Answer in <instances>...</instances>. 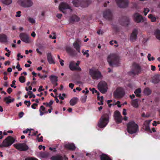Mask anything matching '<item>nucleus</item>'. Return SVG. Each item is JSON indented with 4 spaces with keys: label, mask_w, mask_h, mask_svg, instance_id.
<instances>
[{
    "label": "nucleus",
    "mask_w": 160,
    "mask_h": 160,
    "mask_svg": "<svg viewBox=\"0 0 160 160\" xmlns=\"http://www.w3.org/2000/svg\"><path fill=\"white\" fill-rule=\"evenodd\" d=\"M104 18L109 20H111L112 18V14L110 10L107 9L104 11L103 13Z\"/></svg>",
    "instance_id": "nucleus-15"
},
{
    "label": "nucleus",
    "mask_w": 160,
    "mask_h": 160,
    "mask_svg": "<svg viewBox=\"0 0 160 160\" xmlns=\"http://www.w3.org/2000/svg\"><path fill=\"white\" fill-rule=\"evenodd\" d=\"M138 32L137 30L136 29H134L132 33L131 34L130 37V40L132 42H134L137 39Z\"/></svg>",
    "instance_id": "nucleus-19"
},
{
    "label": "nucleus",
    "mask_w": 160,
    "mask_h": 160,
    "mask_svg": "<svg viewBox=\"0 0 160 160\" xmlns=\"http://www.w3.org/2000/svg\"><path fill=\"white\" fill-rule=\"evenodd\" d=\"M155 34L157 38L160 40V30L157 29L155 32Z\"/></svg>",
    "instance_id": "nucleus-41"
},
{
    "label": "nucleus",
    "mask_w": 160,
    "mask_h": 160,
    "mask_svg": "<svg viewBox=\"0 0 160 160\" xmlns=\"http://www.w3.org/2000/svg\"><path fill=\"white\" fill-rule=\"evenodd\" d=\"M113 28L116 32H118L119 31V29L117 26H114Z\"/></svg>",
    "instance_id": "nucleus-57"
},
{
    "label": "nucleus",
    "mask_w": 160,
    "mask_h": 160,
    "mask_svg": "<svg viewBox=\"0 0 160 160\" xmlns=\"http://www.w3.org/2000/svg\"><path fill=\"white\" fill-rule=\"evenodd\" d=\"M139 101L138 99H136L133 100L131 102V104L134 108H137L138 107V102Z\"/></svg>",
    "instance_id": "nucleus-31"
},
{
    "label": "nucleus",
    "mask_w": 160,
    "mask_h": 160,
    "mask_svg": "<svg viewBox=\"0 0 160 160\" xmlns=\"http://www.w3.org/2000/svg\"><path fill=\"white\" fill-rule=\"evenodd\" d=\"M39 110H41V111L44 112L46 111L45 108L43 106H41L40 107Z\"/></svg>",
    "instance_id": "nucleus-52"
},
{
    "label": "nucleus",
    "mask_w": 160,
    "mask_h": 160,
    "mask_svg": "<svg viewBox=\"0 0 160 160\" xmlns=\"http://www.w3.org/2000/svg\"><path fill=\"white\" fill-rule=\"evenodd\" d=\"M16 68L18 69V71H21L22 69V68L20 67V65L19 64V62L17 63Z\"/></svg>",
    "instance_id": "nucleus-51"
},
{
    "label": "nucleus",
    "mask_w": 160,
    "mask_h": 160,
    "mask_svg": "<svg viewBox=\"0 0 160 160\" xmlns=\"http://www.w3.org/2000/svg\"><path fill=\"white\" fill-rule=\"evenodd\" d=\"M79 20V18L75 15H73L71 16L69 19V21L71 23H72L74 22H78Z\"/></svg>",
    "instance_id": "nucleus-24"
},
{
    "label": "nucleus",
    "mask_w": 160,
    "mask_h": 160,
    "mask_svg": "<svg viewBox=\"0 0 160 160\" xmlns=\"http://www.w3.org/2000/svg\"><path fill=\"white\" fill-rule=\"evenodd\" d=\"M47 59L49 63L50 64H54L55 63L53 59L52 58V54L51 52H48L47 54Z\"/></svg>",
    "instance_id": "nucleus-23"
},
{
    "label": "nucleus",
    "mask_w": 160,
    "mask_h": 160,
    "mask_svg": "<svg viewBox=\"0 0 160 160\" xmlns=\"http://www.w3.org/2000/svg\"><path fill=\"white\" fill-rule=\"evenodd\" d=\"M125 95L124 90L121 87H118L113 93L114 97L116 98H122Z\"/></svg>",
    "instance_id": "nucleus-6"
},
{
    "label": "nucleus",
    "mask_w": 160,
    "mask_h": 160,
    "mask_svg": "<svg viewBox=\"0 0 160 160\" xmlns=\"http://www.w3.org/2000/svg\"><path fill=\"white\" fill-rule=\"evenodd\" d=\"M72 2L74 6L76 7H78L79 6L80 4L79 0H73Z\"/></svg>",
    "instance_id": "nucleus-40"
},
{
    "label": "nucleus",
    "mask_w": 160,
    "mask_h": 160,
    "mask_svg": "<svg viewBox=\"0 0 160 160\" xmlns=\"http://www.w3.org/2000/svg\"><path fill=\"white\" fill-rule=\"evenodd\" d=\"M38 139V142H41L43 141V137L42 136H41L40 138L39 137L38 138V139Z\"/></svg>",
    "instance_id": "nucleus-58"
},
{
    "label": "nucleus",
    "mask_w": 160,
    "mask_h": 160,
    "mask_svg": "<svg viewBox=\"0 0 160 160\" xmlns=\"http://www.w3.org/2000/svg\"><path fill=\"white\" fill-rule=\"evenodd\" d=\"M11 98L10 96L6 97L3 99L4 101L7 104H9L12 102H13L14 101V99H11Z\"/></svg>",
    "instance_id": "nucleus-30"
},
{
    "label": "nucleus",
    "mask_w": 160,
    "mask_h": 160,
    "mask_svg": "<svg viewBox=\"0 0 160 160\" xmlns=\"http://www.w3.org/2000/svg\"><path fill=\"white\" fill-rule=\"evenodd\" d=\"M67 52L71 56H74L75 55V51L70 47H67L66 48Z\"/></svg>",
    "instance_id": "nucleus-29"
},
{
    "label": "nucleus",
    "mask_w": 160,
    "mask_h": 160,
    "mask_svg": "<svg viewBox=\"0 0 160 160\" xmlns=\"http://www.w3.org/2000/svg\"><path fill=\"white\" fill-rule=\"evenodd\" d=\"M7 36L5 34H0V42H7Z\"/></svg>",
    "instance_id": "nucleus-32"
},
{
    "label": "nucleus",
    "mask_w": 160,
    "mask_h": 160,
    "mask_svg": "<svg viewBox=\"0 0 160 160\" xmlns=\"http://www.w3.org/2000/svg\"><path fill=\"white\" fill-rule=\"evenodd\" d=\"M50 79L52 84L56 82H57L58 81V77L52 75L50 76Z\"/></svg>",
    "instance_id": "nucleus-35"
},
{
    "label": "nucleus",
    "mask_w": 160,
    "mask_h": 160,
    "mask_svg": "<svg viewBox=\"0 0 160 160\" xmlns=\"http://www.w3.org/2000/svg\"><path fill=\"white\" fill-rule=\"evenodd\" d=\"M32 130H33V129H29L28 128H27L26 130L23 131V133H27L28 132H29L30 131H31Z\"/></svg>",
    "instance_id": "nucleus-55"
},
{
    "label": "nucleus",
    "mask_w": 160,
    "mask_h": 160,
    "mask_svg": "<svg viewBox=\"0 0 160 160\" xmlns=\"http://www.w3.org/2000/svg\"><path fill=\"white\" fill-rule=\"evenodd\" d=\"M88 52V50H87L86 51H85L84 52H83V54L84 55H86V57L88 58L89 56V54Z\"/></svg>",
    "instance_id": "nucleus-59"
},
{
    "label": "nucleus",
    "mask_w": 160,
    "mask_h": 160,
    "mask_svg": "<svg viewBox=\"0 0 160 160\" xmlns=\"http://www.w3.org/2000/svg\"><path fill=\"white\" fill-rule=\"evenodd\" d=\"M14 147L20 151H26L28 149V147L24 143H19L14 145Z\"/></svg>",
    "instance_id": "nucleus-10"
},
{
    "label": "nucleus",
    "mask_w": 160,
    "mask_h": 160,
    "mask_svg": "<svg viewBox=\"0 0 160 160\" xmlns=\"http://www.w3.org/2000/svg\"><path fill=\"white\" fill-rule=\"evenodd\" d=\"M49 155V153L47 152H41L38 153V156L42 158H47Z\"/></svg>",
    "instance_id": "nucleus-28"
},
{
    "label": "nucleus",
    "mask_w": 160,
    "mask_h": 160,
    "mask_svg": "<svg viewBox=\"0 0 160 160\" xmlns=\"http://www.w3.org/2000/svg\"><path fill=\"white\" fill-rule=\"evenodd\" d=\"M18 3L21 6L24 8L30 7L33 4L31 0H18Z\"/></svg>",
    "instance_id": "nucleus-7"
},
{
    "label": "nucleus",
    "mask_w": 160,
    "mask_h": 160,
    "mask_svg": "<svg viewBox=\"0 0 160 160\" xmlns=\"http://www.w3.org/2000/svg\"><path fill=\"white\" fill-rule=\"evenodd\" d=\"M79 40L77 39L76 40V42L73 44L74 47L76 49L78 52H80V46L79 45Z\"/></svg>",
    "instance_id": "nucleus-25"
},
{
    "label": "nucleus",
    "mask_w": 160,
    "mask_h": 160,
    "mask_svg": "<svg viewBox=\"0 0 160 160\" xmlns=\"http://www.w3.org/2000/svg\"><path fill=\"white\" fill-rule=\"evenodd\" d=\"M24 113L23 112H20L18 114V116H19V118H22L23 117V116L24 115Z\"/></svg>",
    "instance_id": "nucleus-61"
},
{
    "label": "nucleus",
    "mask_w": 160,
    "mask_h": 160,
    "mask_svg": "<svg viewBox=\"0 0 160 160\" xmlns=\"http://www.w3.org/2000/svg\"><path fill=\"white\" fill-rule=\"evenodd\" d=\"M109 115L107 113L103 114L101 117L98 123V126L101 128L106 127L109 122Z\"/></svg>",
    "instance_id": "nucleus-4"
},
{
    "label": "nucleus",
    "mask_w": 160,
    "mask_h": 160,
    "mask_svg": "<svg viewBox=\"0 0 160 160\" xmlns=\"http://www.w3.org/2000/svg\"><path fill=\"white\" fill-rule=\"evenodd\" d=\"M53 101L52 100H50L49 102L48 103L47 102H43V104L45 105L47 107H51L52 105V104L53 103Z\"/></svg>",
    "instance_id": "nucleus-42"
},
{
    "label": "nucleus",
    "mask_w": 160,
    "mask_h": 160,
    "mask_svg": "<svg viewBox=\"0 0 160 160\" xmlns=\"http://www.w3.org/2000/svg\"><path fill=\"white\" fill-rule=\"evenodd\" d=\"M152 120H150L145 121L144 122L143 126V127L144 128L145 130L146 131L149 132L151 133H152V131L150 128L149 124Z\"/></svg>",
    "instance_id": "nucleus-20"
},
{
    "label": "nucleus",
    "mask_w": 160,
    "mask_h": 160,
    "mask_svg": "<svg viewBox=\"0 0 160 160\" xmlns=\"http://www.w3.org/2000/svg\"><path fill=\"white\" fill-rule=\"evenodd\" d=\"M75 62L73 61L71 62L69 65V68L72 71H81V68L79 67L75 66Z\"/></svg>",
    "instance_id": "nucleus-18"
},
{
    "label": "nucleus",
    "mask_w": 160,
    "mask_h": 160,
    "mask_svg": "<svg viewBox=\"0 0 160 160\" xmlns=\"http://www.w3.org/2000/svg\"><path fill=\"white\" fill-rule=\"evenodd\" d=\"M141 90L140 88H138L136 89L134 91V93L137 97H140L141 96L140 93Z\"/></svg>",
    "instance_id": "nucleus-37"
},
{
    "label": "nucleus",
    "mask_w": 160,
    "mask_h": 160,
    "mask_svg": "<svg viewBox=\"0 0 160 160\" xmlns=\"http://www.w3.org/2000/svg\"><path fill=\"white\" fill-rule=\"evenodd\" d=\"M19 80L21 83H23L25 81V78L24 76H21L19 78Z\"/></svg>",
    "instance_id": "nucleus-44"
},
{
    "label": "nucleus",
    "mask_w": 160,
    "mask_h": 160,
    "mask_svg": "<svg viewBox=\"0 0 160 160\" xmlns=\"http://www.w3.org/2000/svg\"><path fill=\"white\" fill-rule=\"evenodd\" d=\"M114 117L116 123L119 124L122 122V117L120 112L118 110H116L114 112Z\"/></svg>",
    "instance_id": "nucleus-11"
},
{
    "label": "nucleus",
    "mask_w": 160,
    "mask_h": 160,
    "mask_svg": "<svg viewBox=\"0 0 160 160\" xmlns=\"http://www.w3.org/2000/svg\"><path fill=\"white\" fill-rule=\"evenodd\" d=\"M119 58L114 54H110L108 56L107 61L111 67H117L119 64Z\"/></svg>",
    "instance_id": "nucleus-2"
},
{
    "label": "nucleus",
    "mask_w": 160,
    "mask_h": 160,
    "mask_svg": "<svg viewBox=\"0 0 160 160\" xmlns=\"http://www.w3.org/2000/svg\"><path fill=\"white\" fill-rule=\"evenodd\" d=\"M151 54L148 53V60L151 61H153V60H154L155 58L153 57H151V58H150V57H151Z\"/></svg>",
    "instance_id": "nucleus-47"
},
{
    "label": "nucleus",
    "mask_w": 160,
    "mask_h": 160,
    "mask_svg": "<svg viewBox=\"0 0 160 160\" xmlns=\"http://www.w3.org/2000/svg\"><path fill=\"white\" fill-rule=\"evenodd\" d=\"M160 76L158 74L154 76L152 78V82L154 83H157L159 82L160 81Z\"/></svg>",
    "instance_id": "nucleus-26"
},
{
    "label": "nucleus",
    "mask_w": 160,
    "mask_h": 160,
    "mask_svg": "<svg viewBox=\"0 0 160 160\" xmlns=\"http://www.w3.org/2000/svg\"><path fill=\"white\" fill-rule=\"evenodd\" d=\"M28 21L31 23L32 24H34L35 22V20L33 18L30 17H29L28 19Z\"/></svg>",
    "instance_id": "nucleus-46"
},
{
    "label": "nucleus",
    "mask_w": 160,
    "mask_h": 160,
    "mask_svg": "<svg viewBox=\"0 0 160 160\" xmlns=\"http://www.w3.org/2000/svg\"><path fill=\"white\" fill-rule=\"evenodd\" d=\"M129 18L126 16H123L122 18L119 21L120 24L125 27H127L129 24Z\"/></svg>",
    "instance_id": "nucleus-14"
},
{
    "label": "nucleus",
    "mask_w": 160,
    "mask_h": 160,
    "mask_svg": "<svg viewBox=\"0 0 160 160\" xmlns=\"http://www.w3.org/2000/svg\"><path fill=\"white\" fill-rule=\"evenodd\" d=\"M142 71L141 66L138 63L133 62L131 71L128 72V75L134 77L138 75Z\"/></svg>",
    "instance_id": "nucleus-1"
},
{
    "label": "nucleus",
    "mask_w": 160,
    "mask_h": 160,
    "mask_svg": "<svg viewBox=\"0 0 160 160\" xmlns=\"http://www.w3.org/2000/svg\"><path fill=\"white\" fill-rule=\"evenodd\" d=\"M149 9L148 8H145L143 11L145 16H146L148 13L149 11Z\"/></svg>",
    "instance_id": "nucleus-48"
},
{
    "label": "nucleus",
    "mask_w": 160,
    "mask_h": 160,
    "mask_svg": "<svg viewBox=\"0 0 160 160\" xmlns=\"http://www.w3.org/2000/svg\"><path fill=\"white\" fill-rule=\"evenodd\" d=\"M12 89L11 88H9L7 90V92L9 94L11 93L12 92Z\"/></svg>",
    "instance_id": "nucleus-60"
},
{
    "label": "nucleus",
    "mask_w": 160,
    "mask_h": 160,
    "mask_svg": "<svg viewBox=\"0 0 160 160\" xmlns=\"http://www.w3.org/2000/svg\"><path fill=\"white\" fill-rule=\"evenodd\" d=\"M38 104L36 103H34L31 106V107L33 109H35L36 108L35 107L36 106H37Z\"/></svg>",
    "instance_id": "nucleus-62"
},
{
    "label": "nucleus",
    "mask_w": 160,
    "mask_h": 160,
    "mask_svg": "<svg viewBox=\"0 0 160 160\" xmlns=\"http://www.w3.org/2000/svg\"><path fill=\"white\" fill-rule=\"evenodd\" d=\"M119 7L120 8H124L128 6V0H115Z\"/></svg>",
    "instance_id": "nucleus-16"
},
{
    "label": "nucleus",
    "mask_w": 160,
    "mask_h": 160,
    "mask_svg": "<svg viewBox=\"0 0 160 160\" xmlns=\"http://www.w3.org/2000/svg\"><path fill=\"white\" fill-rule=\"evenodd\" d=\"M64 147L70 150L73 151L76 148L75 145L73 143H68L64 145Z\"/></svg>",
    "instance_id": "nucleus-21"
},
{
    "label": "nucleus",
    "mask_w": 160,
    "mask_h": 160,
    "mask_svg": "<svg viewBox=\"0 0 160 160\" xmlns=\"http://www.w3.org/2000/svg\"><path fill=\"white\" fill-rule=\"evenodd\" d=\"M43 88V86H40L39 87L38 89V91L39 92H40L42 91H44V89L43 88Z\"/></svg>",
    "instance_id": "nucleus-56"
},
{
    "label": "nucleus",
    "mask_w": 160,
    "mask_h": 160,
    "mask_svg": "<svg viewBox=\"0 0 160 160\" xmlns=\"http://www.w3.org/2000/svg\"><path fill=\"white\" fill-rule=\"evenodd\" d=\"M21 12L20 11H18L17 12V14L15 15V16L16 17H19L21 16Z\"/></svg>",
    "instance_id": "nucleus-50"
},
{
    "label": "nucleus",
    "mask_w": 160,
    "mask_h": 160,
    "mask_svg": "<svg viewBox=\"0 0 160 160\" xmlns=\"http://www.w3.org/2000/svg\"><path fill=\"white\" fill-rule=\"evenodd\" d=\"M19 37L22 41L26 43H29L30 42L29 35L25 33H21L19 34Z\"/></svg>",
    "instance_id": "nucleus-12"
},
{
    "label": "nucleus",
    "mask_w": 160,
    "mask_h": 160,
    "mask_svg": "<svg viewBox=\"0 0 160 160\" xmlns=\"http://www.w3.org/2000/svg\"><path fill=\"white\" fill-rule=\"evenodd\" d=\"M98 88L100 92L102 93H105L107 91V83L104 81L100 82L98 85Z\"/></svg>",
    "instance_id": "nucleus-8"
},
{
    "label": "nucleus",
    "mask_w": 160,
    "mask_h": 160,
    "mask_svg": "<svg viewBox=\"0 0 160 160\" xmlns=\"http://www.w3.org/2000/svg\"><path fill=\"white\" fill-rule=\"evenodd\" d=\"M87 96L86 95H84L82 96L81 98V101L82 103L85 102L86 101Z\"/></svg>",
    "instance_id": "nucleus-45"
},
{
    "label": "nucleus",
    "mask_w": 160,
    "mask_h": 160,
    "mask_svg": "<svg viewBox=\"0 0 160 160\" xmlns=\"http://www.w3.org/2000/svg\"><path fill=\"white\" fill-rule=\"evenodd\" d=\"M15 140L13 137L8 136L3 141L2 144H0V148L9 147L14 142Z\"/></svg>",
    "instance_id": "nucleus-5"
},
{
    "label": "nucleus",
    "mask_w": 160,
    "mask_h": 160,
    "mask_svg": "<svg viewBox=\"0 0 160 160\" xmlns=\"http://www.w3.org/2000/svg\"><path fill=\"white\" fill-rule=\"evenodd\" d=\"M91 3V1L90 0H82L81 5V7L85 8L88 7Z\"/></svg>",
    "instance_id": "nucleus-22"
},
{
    "label": "nucleus",
    "mask_w": 160,
    "mask_h": 160,
    "mask_svg": "<svg viewBox=\"0 0 160 160\" xmlns=\"http://www.w3.org/2000/svg\"><path fill=\"white\" fill-rule=\"evenodd\" d=\"M17 57L18 58H17V60H19V57H20L21 58H23V56L22 55H21L20 54V53H18L17 55Z\"/></svg>",
    "instance_id": "nucleus-63"
},
{
    "label": "nucleus",
    "mask_w": 160,
    "mask_h": 160,
    "mask_svg": "<svg viewBox=\"0 0 160 160\" xmlns=\"http://www.w3.org/2000/svg\"><path fill=\"white\" fill-rule=\"evenodd\" d=\"M2 3L6 5H8L11 4L12 2V0H1Z\"/></svg>",
    "instance_id": "nucleus-38"
},
{
    "label": "nucleus",
    "mask_w": 160,
    "mask_h": 160,
    "mask_svg": "<svg viewBox=\"0 0 160 160\" xmlns=\"http://www.w3.org/2000/svg\"><path fill=\"white\" fill-rule=\"evenodd\" d=\"M39 112L40 113V115L41 116L43 115L44 114H47L48 113V111H44V112H43L41 111V110H39Z\"/></svg>",
    "instance_id": "nucleus-54"
},
{
    "label": "nucleus",
    "mask_w": 160,
    "mask_h": 160,
    "mask_svg": "<svg viewBox=\"0 0 160 160\" xmlns=\"http://www.w3.org/2000/svg\"><path fill=\"white\" fill-rule=\"evenodd\" d=\"M78 99L76 97H74L71 99L69 102L70 105L71 106L75 105L78 102Z\"/></svg>",
    "instance_id": "nucleus-33"
},
{
    "label": "nucleus",
    "mask_w": 160,
    "mask_h": 160,
    "mask_svg": "<svg viewBox=\"0 0 160 160\" xmlns=\"http://www.w3.org/2000/svg\"><path fill=\"white\" fill-rule=\"evenodd\" d=\"M25 160H38L37 158H27L25 159Z\"/></svg>",
    "instance_id": "nucleus-53"
},
{
    "label": "nucleus",
    "mask_w": 160,
    "mask_h": 160,
    "mask_svg": "<svg viewBox=\"0 0 160 160\" xmlns=\"http://www.w3.org/2000/svg\"><path fill=\"white\" fill-rule=\"evenodd\" d=\"M59 8L60 10L63 13H65L64 10L66 9H69L70 12L72 11V9L71 7L67 3L62 2L59 6Z\"/></svg>",
    "instance_id": "nucleus-9"
},
{
    "label": "nucleus",
    "mask_w": 160,
    "mask_h": 160,
    "mask_svg": "<svg viewBox=\"0 0 160 160\" xmlns=\"http://www.w3.org/2000/svg\"><path fill=\"white\" fill-rule=\"evenodd\" d=\"M90 74L94 79H98L102 77L101 73L98 71L90 70Z\"/></svg>",
    "instance_id": "nucleus-13"
},
{
    "label": "nucleus",
    "mask_w": 160,
    "mask_h": 160,
    "mask_svg": "<svg viewBox=\"0 0 160 160\" xmlns=\"http://www.w3.org/2000/svg\"><path fill=\"white\" fill-rule=\"evenodd\" d=\"M74 84L72 83H70L69 84V87L71 89H72L74 86Z\"/></svg>",
    "instance_id": "nucleus-64"
},
{
    "label": "nucleus",
    "mask_w": 160,
    "mask_h": 160,
    "mask_svg": "<svg viewBox=\"0 0 160 160\" xmlns=\"http://www.w3.org/2000/svg\"><path fill=\"white\" fill-rule=\"evenodd\" d=\"M89 90L92 92V93H94V92L97 93V99L98 100H100V97L99 96L100 95V93L99 92H98V91L95 89L94 88H89Z\"/></svg>",
    "instance_id": "nucleus-36"
},
{
    "label": "nucleus",
    "mask_w": 160,
    "mask_h": 160,
    "mask_svg": "<svg viewBox=\"0 0 160 160\" xmlns=\"http://www.w3.org/2000/svg\"><path fill=\"white\" fill-rule=\"evenodd\" d=\"M101 160H112L107 155L102 154L100 156Z\"/></svg>",
    "instance_id": "nucleus-34"
},
{
    "label": "nucleus",
    "mask_w": 160,
    "mask_h": 160,
    "mask_svg": "<svg viewBox=\"0 0 160 160\" xmlns=\"http://www.w3.org/2000/svg\"><path fill=\"white\" fill-rule=\"evenodd\" d=\"M148 18L151 19V21L152 22H155L156 21V18L152 14L149 15Z\"/></svg>",
    "instance_id": "nucleus-43"
},
{
    "label": "nucleus",
    "mask_w": 160,
    "mask_h": 160,
    "mask_svg": "<svg viewBox=\"0 0 160 160\" xmlns=\"http://www.w3.org/2000/svg\"><path fill=\"white\" fill-rule=\"evenodd\" d=\"M24 103L26 105H27L28 107H30L31 104L30 102L29 101H28L26 100L24 102Z\"/></svg>",
    "instance_id": "nucleus-49"
},
{
    "label": "nucleus",
    "mask_w": 160,
    "mask_h": 160,
    "mask_svg": "<svg viewBox=\"0 0 160 160\" xmlns=\"http://www.w3.org/2000/svg\"><path fill=\"white\" fill-rule=\"evenodd\" d=\"M143 92L145 94L148 95L151 94V91L149 88H146L144 89Z\"/></svg>",
    "instance_id": "nucleus-39"
},
{
    "label": "nucleus",
    "mask_w": 160,
    "mask_h": 160,
    "mask_svg": "<svg viewBox=\"0 0 160 160\" xmlns=\"http://www.w3.org/2000/svg\"><path fill=\"white\" fill-rule=\"evenodd\" d=\"M133 18L134 21L137 23H139L144 22V20L143 17L138 13L134 14L133 15Z\"/></svg>",
    "instance_id": "nucleus-17"
},
{
    "label": "nucleus",
    "mask_w": 160,
    "mask_h": 160,
    "mask_svg": "<svg viewBox=\"0 0 160 160\" xmlns=\"http://www.w3.org/2000/svg\"><path fill=\"white\" fill-rule=\"evenodd\" d=\"M127 130L130 134H133L137 132L139 130L138 125L133 121L129 122L127 124Z\"/></svg>",
    "instance_id": "nucleus-3"
},
{
    "label": "nucleus",
    "mask_w": 160,
    "mask_h": 160,
    "mask_svg": "<svg viewBox=\"0 0 160 160\" xmlns=\"http://www.w3.org/2000/svg\"><path fill=\"white\" fill-rule=\"evenodd\" d=\"M50 159L51 160H63V159L62 156L60 154H57L52 156Z\"/></svg>",
    "instance_id": "nucleus-27"
}]
</instances>
